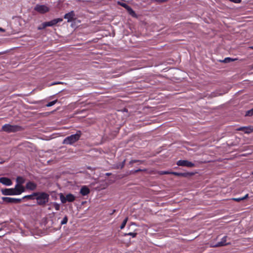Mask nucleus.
<instances>
[{
    "mask_svg": "<svg viewBox=\"0 0 253 253\" xmlns=\"http://www.w3.org/2000/svg\"><path fill=\"white\" fill-rule=\"evenodd\" d=\"M36 199L38 205L44 206L49 201V195L48 194L44 192H37Z\"/></svg>",
    "mask_w": 253,
    "mask_h": 253,
    "instance_id": "obj_1",
    "label": "nucleus"
},
{
    "mask_svg": "<svg viewBox=\"0 0 253 253\" xmlns=\"http://www.w3.org/2000/svg\"><path fill=\"white\" fill-rule=\"evenodd\" d=\"M82 134L81 131L78 130L76 134L66 137L63 140L62 143L66 145H73L80 139Z\"/></svg>",
    "mask_w": 253,
    "mask_h": 253,
    "instance_id": "obj_2",
    "label": "nucleus"
},
{
    "mask_svg": "<svg viewBox=\"0 0 253 253\" xmlns=\"http://www.w3.org/2000/svg\"><path fill=\"white\" fill-rule=\"evenodd\" d=\"M2 129L7 132H14L23 130L22 126L17 125L5 124L2 127Z\"/></svg>",
    "mask_w": 253,
    "mask_h": 253,
    "instance_id": "obj_3",
    "label": "nucleus"
},
{
    "mask_svg": "<svg viewBox=\"0 0 253 253\" xmlns=\"http://www.w3.org/2000/svg\"><path fill=\"white\" fill-rule=\"evenodd\" d=\"M1 192L5 196L19 195L22 193L15 186L14 188L2 189Z\"/></svg>",
    "mask_w": 253,
    "mask_h": 253,
    "instance_id": "obj_4",
    "label": "nucleus"
},
{
    "mask_svg": "<svg viewBox=\"0 0 253 253\" xmlns=\"http://www.w3.org/2000/svg\"><path fill=\"white\" fill-rule=\"evenodd\" d=\"M63 21V19L61 18L54 19L50 21L43 22L42 25L38 28L39 30H43L47 27H50L55 25L57 23L61 22Z\"/></svg>",
    "mask_w": 253,
    "mask_h": 253,
    "instance_id": "obj_5",
    "label": "nucleus"
},
{
    "mask_svg": "<svg viewBox=\"0 0 253 253\" xmlns=\"http://www.w3.org/2000/svg\"><path fill=\"white\" fill-rule=\"evenodd\" d=\"M25 181V179L21 176H18L16 179V184L15 186L22 193L25 191V187L23 185Z\"/></svg>",
    "mask_w": 253,
    "mask_h": 253,
    "instance_id": "obj_6",
    "label": "nucleus"
},
{
    "mask_svg": "<svg viewBox=\"0 0 253 253\" xmlns=\"http://www.w3.org/2000/svg\"><path fill=\"white\" fill-rule=\"evenodd\" d=\"M60 199L63 204H65L67 202H73L75 200V197L72 194H68L64 196L62 193L60 194Z\"/></svg>",
    "mask_w": 253,
    "mask_h": 253,
    "instance_id": "obj_7",
    "label": "nucleus"
},
{
    "mask_svg": "<svg viewBox=\"0 0 253 253\" xmlns=\"http://www.w3.org/2000/svg\"><path fill=\"white\" fill-rule=\"evenodd\" d=\"M3 202L6 204H18L22 202V199L3 197L1 198Z\"/></svg>",
    "mask_w": 253,
    "mask_h": 253,
    "instance_id": "obj_8",
    "label": "nucleus"
},
{
    "mask_svg": "<svg viewBox=\"0 0 253 253\" xmlns=\"http://www.w3.org/2000/svg\"><path fill=\"white\" fill-rule=\"evenodd\" d=\"M35 10L41 14H44L49 11V8L45 5L37 4L35 7Z\"/></svg>",
    "mask_w": 253,
    "mask_h": 253,
    "instance_id": "obj_9",
    "label": "nucleus"
},
{
    "mask_svg": "<svg viewBox=\"0 0 253 253\" xmlns=\"http://www.w3.org/2000/svg\"><path fill=\"white\" fill-rule=\"evenodd\" d=\"M178 166L186 167L188 168H193L195 167V164L187 160H179L176 163Z\"/></svg>",
    "mask_w": 253,
    "mask_h": 253,
    "instance_id": "obj_10",
    "label": "nucleus"
},
{
    "mask_svg": "<svg viewBox=\"0 0 253 253\" xmlns=\"http://www.w3.org/2000/svg\"><path fill=\"white\" fill-rule=\"evenodd\" d=\"M171 174L177 176H181L184 177H188L191 176L194 174L193 172H177L172 171Z\"/></svg>",
    "mask_w": 253,
    "mask_h": 253,
    "instance_id": "obj_11",
    "label": "nucleus"
},
{
    "mask_svg": "<svg viewBox=\"0 0 253 253\" xmlns=\"http://www.w3.org/2000/svg\"><path fill=\"white\" fill-rule=\"evenodd\" d=\"M0 183L6 186H10L12 184L11 180L7 177H2L0 178Z\"/></svg>",
    "mask_w": 253,
    "mask_h": 253,
    "instance_id": "obj_12",
    "label": "nucleus"
},
{
    "mask_svg": "<svg viewBox=\"0 0 253 253\" xmlns=\"http://www.w3.org/2000/svg\"><path fill=\"white\" fill-rule=\"evenodd\" d=\"M75 16V13L74 11H71L66 14H65L64 16V18L65 19H67L68 22H71Z\"/></svg>",
    "mask_w": 253,
    "mask_h": 253,
    "instance_id": "obj_13",
    "label": "nucleus"
},
{
    "mask_svg": "<svg viewBox=\"0 0 253 253\" xmlns=\"http://www.w3.org/2000/svg\"><path fill=\"white\" fill-rule=\"evenodd\" d=\"M227 237L226 236H224L220 242H218L217 244H216L214 245H213V247H222L224 246L227 245L229 244V243H226V239Z\"/></svg>",
    "mask_w": 253,
    "mask_h": 253,
    "instance_id": "obj_14",
    "label": "nucleus"
},
{
    "mask_svg": "<svg viewBox=\"0 0 253 253\" xmlns=\"http://www.w3.org/2000/svg\"><path fill=\"white\" fill-rule=\"evenodd\" d=\"M37 187V185L33 181H29L26 185L25 189H29L30 190H35Z\"/></svg>",
    "mask_w": 253,
    "mask_h": 253,
    "instance_id": "obj_15",
    "label": "nucleus"
},
{
    "mask_svg": "<svg viewBox=\"0 0 253 253\" xmlns=\"http://www.w3.org/2000/svg\"><path fill=\"white\" fill-rule=\"evenodd\" d=\"M80 193L82 196H86L90 193V190L86 186H83L81 188Z\"/></svg>",
    "mask_w": 253,
    "mask_h": 253,
    "instance_id": "obj_16",
    "label": "nucleus"
},
{
    "mask_svg": "<svg viewBox=\"0 0 253 253\" xmlns=\"http://www.w3.org/2000/svg\"><path fill=\"white\" fill-rule=\"evenodd\" d=\"M237 130L243 131L246 133H250L253 131V128L251 127H240L236 129Z\"/></svg>",
    "mask_w": 253,
    "mask_h": 253,
    "instance_id": "obj_17",
    "label": "nucleus"
},
{
    "mask_svg": "<svg viewBox=\"0 0 253 253\" xmlns=\"http://www.w3.org/2000/svg\"><path fill=\"white\" fill-rule=\"evenodd\" d=\"M37 195V192H34L32 194L24 196L22 198V200L24 199H27L28 200H34V199H36Z\"/></svg>",
    "mask_w": 253,
    "mask_h": 253,
    "instance_id": "obj_18",
    "label": "nucleus"
},
{
    "mask_svg": "<svg viewBox=\"0 0 253 253\" xmlns=\"http://www.w3.org/2000/svg\"><path fill=\"white\" fill-rule=\"evenodd\" d=\"M249 197V194H247L245 196L241 197V198H233L232 200L234 201L239 202L241 201L244 200L246 199H247Z\"/></svg>",
    "mask_w": 253,
    "mask_h": 253,
    "instance_id": "obj_19",
    "label": "nucleus"
},
{
    "mask_svg": "<svg viewBox=\"0 0 253 253\" xmlns=\"http://www.w3.org/2000/svg\"><path fill=\"white\" fill-rule=\"evenodd\" d=\"M127 220H128V218L127 217H126L124 220V221H123V222L122 223L121 226H120V228L121 229H123L125 228L126 224V222L127 221Z\"/></svg>",
    "mask_w": 253,
    "mask_h": 253,
    "instance_id": "obj_20",
    "label": "nucleus"
},
{
    "mask_svg": "<svg viewBox=\"0 0 253 253\" xmlns=\"http://www.w3.org/2000/svg\"><path fill=\"white\" fill-rule=\"evenodd\" d=\"M52 206L54 208V209L56 211H59L60 210V204H59L56 202H54L52 203Z\"/></svg>",
    "mask_w": 253,
    "mask_h": 253,
    "instance_id": "obj_21",
    "label": "nucleus"
},
{
    "mask_svg": "<svg viewBox=\"0 0 253 253\" xmlns=\"http://www.w3.org/2000/svg\"><path fill=\"white\" fill-rule=\"evenodd\" d=\"M57 102H58V100H57V99H56V100H53V101H52L49 102H48V103L46 105V107H50V106H52L54 105V104H55Z\"/></svg>",
    "mask_w": 253,
    "mask_h": 253,
    "instance_id": "obj_22",
    "label": "nucleus"
},
{
    "mask_svg": "<svg viewBox=\"0 0 253 253\" xmlns=\"http://www.w3.org/2000/svg\"><path fill=\"white\" fill-rule=\"evenodd\" d=\"M118 4L121 6H122V7H124L125 8H129V5H128L127 4H126V3H124V2H118Z\"/></svg>",
    "mask_w": 253,
    "mask_h": 253,
    "instance_id": "obj_23",
    "label": "nucleus"
},
{
    "mask_svg": "<svg viewBox=\"0 0 253 253\" xmlns=\"http://www.w3.org/2000/svg\"><path fill=\"white\" fill-rule=\"evenodd\" d=\"M172 171H160L159 172V173L161 175L164 174H171Z\"/></svg>",
    "mask_w": 253,
    "mask_h": 253,
    "instance_id": "obj_24",
    "label": "nucleus"
},
{
    "mask_svg": "<svg viewBox=\"0 0 253 253\" xmlns=\"http://www.w3.org/2000/svg\"><path fill=\"white\" fill-rule=\"evenodd\" d=\"M67 221H68V217H67V216H65L63 218V219H62V220L61 221V224L62 225L65 224H66V223H67Z\"/></svg>",
    "mask_w": 253,
    "mask_h": 253,
    "instance_id": "obj_25",
    "label": "nucleus"
},
{
    "mask_svg": "<svg viewBox=\"0 0 253 253\" xmlns=\"http://www.w3.org/2000/svg\"><path fill=\"white\" fill-rule=\"evenodd\" d=\"M126 235H129V236H131L132 237H135L137 235V233H133V232H129L127 234H126Z\"/></svg>",
    "mask_w": 253,
    "mask_h": 253,
    "instance_id": "obj_26",
    "label": "nucleus"
},
{
    "mask_svg": "<svg viewBox=\"0 0 253 253\" xmlns=\"http://www.w3.org/2000/svg\"><path fill=\"white\" fill-rule=\"evenodd\" d=\"M126 9L130 14L134 13V11L132 10V9L129 6V8H126Z\"/></svg>",
    "mask_w": 253,
    "mask_h": 253,
    "instance_id": "obj_27",
    "label": "nucleus"
},
{
    "mask_svg": "<svg viewBox=\"0 0 253 253\" xmlns=\"http://www.w3.org/2000/svg\"><path fill=\"white\" fill-rule=\"evenodd\" d=\"M233 61V59H232L229 57H227V58H225V59L224 60V62L225 63L229 62L230 61Z\"/></svg>",
    "mask_w": 253,
    "mask_h": 253,
    "instance_id": "obj_28",
    "label": "nucleus"
},
{
    "mask_svg": "<svg viewBox=\"0 0 253 253\" xmlns=\"http://www.w3.org/2000/svg\"><path fill=\"white\" fill-rule=\"evenodd\" d=\"M253 115V109L250 111H248V112L246 114V115H247V116H252Z\"/></svg>",
    "mask_w": 253,
    "mask_h": 253,
    "instance_id": "obj_29",
    "label": "nucleus"
},
{
    "mask_svg": "<svg viewBox=\"0 0 253 253\" xmlns=\"http://www.w3.org/2000/svg\"><path fill=\"white\" fill-rule=\"evenodd\" d=\"M137 162H138V160H131L130 162V164H133V163H137Z\"/></svg>",
    "mask_w": 253,
    "mask_h": 253,
    "instance_id": "obj_30",
    "label": "nucleus"
},
{
    "mask_svg": "<svg viewBox=\"0 0 253 253\" xmlns=\"http://www.w3.org/2000/svg\"><path fill=\"white\" fill-rule=\"evenodd\" d=\"M0 31H2L3 32L4 31V30L3 29H2L1 28H0Z\"/></svg>",
    "mask_w": 253,
    "mask_h": 253,
    "instance_id": "obj_31",
    "label": "nucleus"
},
{
    "mask_svg": "<svg viewBox=\"0 0 253 253\" xmlns=\"http://www.w3.org/2000/svg\"><path fill=\"white\" fill-rule=\"evenodd\" d=\"M249 48H251V49H253V46H250Z\"/></svg>",
    "mask_w": 253,
    "mask_h": 253,
    "instance_id": "obj_32",
    "label": "nucleus"
}]
</instances>
